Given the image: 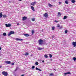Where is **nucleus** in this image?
<instances>
[{
  "mask_svg": "<svg viewBox=\"0 0 76 76\" xmlns=\"http://www.w3.org/2000/svg\"><path fill=\"white\" fill-rule=\"evenodd\" d=\"M5 63H6V64H11L10 61H5Z\"/></svg>",
  "mask_w": 76,
  "mask_h": 76,
  "instance_id": "nucleus-7",
  "label": "nucleus"
},
{
  "mask_svg": "<svg viewBox=\"0 0 76 76\" xmlns=\"http://www.w3.org/2000/svg\"><path fill=\"white\" fill-rule=\"evenodd\" d=\"M42 62L43 63H44V60L42 61Z\"/></svg>",
  "mask_w": 76,
  "mask_h": 76,
  "instance_id": "nucleus-39",
  "label": "nucleus"
},
{
  "mask_svg": "<svg viewBox=\"0 0 76 76\" xmlns=\"http://www.w3.org/2000/svg\"><path fill=\"white\" fill-rule=\"evenodd\" d=\"M36 70H39V71H42V70L41 69H39V68H37V67L36 68Z\"/></svg>",
  "mask_w": 76,
  "mask_h": 76,
  "instance_id": "nucleus-16",
  "label": "nucleus"
},
{
  "mask_svg": "<svg viewBox=\"0 0 76 76\" xmlns=\"http://www.w3.org/2000/svg\"><path fill=\"white\" fill-rule=\"evenodd\" d=\"M2 16H3V18H7V15H3L2 14V12H1L0 14V18H2Z\"/></svg>",
  "mask_w": 76,
  "mask_h": 76,
  "instance_id": "nucleus-1",
  "label": "nucleus"
},
{
  "mask_svg": "<svg viewBox=\"0 0 76 76\" xmlns=\"http://www.w3.org/2000/svg\"><path fill=\"white\" fill-rule=\"evenodd\" d=\"M1 56L0 55V57Z\"/></svg>",
  "mask_w": 76,
  "mask_h": 76,
  "instance_id": "nucleus-49",
  "label": "nucleus"
},
{
  "mask_svg": "<svg viewBox=\"0 0 76 76\" xmlns=\"http://www.w3.org/2000/svg\"><path fill=\"white\" fill-rule=\"evenodd\" d=\"M27 19V17L26 16H24L23 17V20H26Z\"/></svg>",
  "mask_w": 76,
  "mask_h": 76,
  "instance_id": "nucleus-9",
  "label": "nucleus"
},
{
  "mask_svg": "<svg viewBox=\"0 0 76 76\" xmlns=\"http://www.w3.org/2000/svg\"><path fill=\"white\" fill-rule=\"evenodd\" d=\"M35 64H36V66H37V65H38V62H36V63H35Z\"/></svg>",
  "mask_w": 76,
  "mask_h": 76,
  "instance_id": "nucleus-25",
  "label": "nucleus"
},
{
  "mask_svg": "<svg viewBox=\"0 0 76 76\" xmlns=\"http://www.w3.org/2000/svg\"><path fill=\"white\" fill-rule=\"evenodd\" d=\"M73 60H74V61H76V57H75L73 58Z\"/></svg>",
  "mask_w": 76,
  "mask_h": 76,
  "instance_id": "nucleus-27",
  "label": "nucleus"
},
{
  "mask_svg": "<svg viewBox=\"0 0 76 76\" xmlns=\"http://www.w3.org/2000/svg\"><path fill=\"white\" fill-rule=\"evenodd\" d=\"M44 16L45 18H47L48 17V14L47 13H45L44 14Z\"/></svg>",
  "mask_w": 76,
  "mask_h": 76,
  "instance_id": "nucleus-10",
  "label": "nucleus"
},
{
  "mask_svg": "<svg viewBox=\"0 0 76 76\" xmlns=\"http://www.w3.org/2000/svg\"><path fill=\"white\" fill-rule=\"evenodd\" d=\"M48 6L49 7H52V5L51 4H50L49 3H48Z\"/></svg>",
  "mask_w": 76,
  "mask_h": 76,
  "instance_id": "nucleus-22",
  "label": "nucleus"
},
{
  "mask_svg": "<svg viewBox=\"0 0 76 76\" xmlns=\"http://www.w3.org/2000/svg\"><path fill=\"white\" fill-rule=\"evenodd\" d=\"M38 49L39 50H43V48H41L40 47H39L38 48Z\"/></svg>",
  "mask_w": 76,
  "mask_h": 76,
  "instance_id": "nucleus-18",
  "label": "nucleus"
},
{
  "mask_svg": "<svg viewBox=\"0 0 76 76\" xmlns=\"http://www.w3.org/2000/svg\"><path fill=\"white\" fill-rule=\"evenodd\" d=\"M54 29H55V28L53 27H52V30H54Z\"/></svg>",
  "mask_w": 76,
  "mask_h": 76,
  "instance_id": "nucleus-31",
  "label": "nucleus"
},
{
  "mask_svg": "<svg viewBox=\"0 0 76 76\" xmlns=\"http://www.w3.org/2000/svg\"><path fill=\"white\" fill-rule=\"evenodd\" d=\"M19 1H22V0H19Z\"/></svg>",
  "mask_w": 76,
  "mask_h": 76,
  "instance_id": "nucleus-44",
  "label": "nucleus"
},
{
  "mask_svg": "<svg viewBox=\"0 0 76 76\" xmlns=\"http://www.w3.org/2000/svg\"><path fill=\"white\" fill-rule=\"evenodd\" d=\"M65 1L66 4H68L69 3V2L67 0Z\"/></svg>",
  "mask_w": 76,
  "mask_h": 76,
  "instance_id": "nucleus-24",
  "label": "nucleus"
},
{
  "mask_svg": "<svg viewBox=\"0 0 76 76\" xmlns=\"http://www.w3.org/2000/svg\"><path fill=\"white\" fill-rule=\"evenodd\" d=\"M0 53H1V52H0Z\"/></svg>",
  "mask_w": 76,
  "mask_h": 76,
  "instance_id": "nucleus-50",
  "label": "nucleus"
},
{
  "mask_svg": "<svg viewBox=\"0 0 76 76\" xmlns=\"http://www.w3.org/2000/svg\"><path fill=\"white\" fill-rule=\"evenodd\" d=\"M9 3H11V1H9Z\"/></svg>",
  "mask_w": 76,
  "mask_h": 76,
  "instance_id": "nucleus-46",
  "label": "nucleus"
},
{
  "mask_svg": "<svg viewBox=\"0 0 76 76\" xmlns=\"http://www.w3.org/2000/svg\"><path fill=\"white\" fill-rule=\"evenodd\" d=\"M36 3H37V2L36 1L33 2L31 4V5H32V6H35Z\"/></svg>",
  "mask_w": 76,
  "mask_h": 76,
  "instance_id": "nucleus-6",
  "label": "nucleus"
},
{
  "mask_svg": "<svg viewBox=\"0 0 76 76\" xmlns=\"http://www.w3.org/2000/svg\"><path fill=\"white\" fill-rule=\"evenodd\" d=\"M52 57H53V56H52V55H51V54H49V57L50 58H51Z\"/></svg>",
  "mask_w": 76,
  "mask_h": 76,
  "instance_id": "nucleus-26",
  "label": "nucleus"
},
{
  "mask_svg": "<svg viewBox=\"0 0 76 76\" xmlns=\"http://www.w3.org/2000/svg\"><path fill=\"white\" fill-rule=\"evenodd\" d=\"M54 37H55L54 36H52V38H54Z\"/></svg>",
  "mask_w": 76,
  "mask_h": 76,
  "instance_id": "nucleus-37",
  "label": "nucleus"
},
{
  "mask_svg": "<svg viewBox=\"0 0 76 76\" xmlns=\"http://www.w3.org/2000/svg\"><path fill=\"white\" fill-rule=\"evenodd\" d=\"M59 4H61V2H59Z\"/></svg>",
  "mask_w": 76,
  "mask_h": 76,
  "instance_id": "nucleus-45",
  "label": "nucleus"
},
{
  "mask_svg": "<svg viewBox=\"0 0 76 76\" xmlns=\"http://www.w3.org/2000/svg\"><path fill=\"white\" fill-rule=\"evenodd\" d=\"M73 45H74V47H75L76 46V41L75 42H73L72 43Z\"/></svg>",
  "mask_w": 76,
  "mask_h": 76,
  "instance_id": "nucleus-8",
  "label": "nucleus"
},
{
  "mask_svg": "<svg viewBox=\"0 0 76 76\" xmlns=\"http://www.w3.org/2000/svg\"><path fill=\"white\" fill-rule=\"evenodd\" d=\"M21 76H24V75H21Z\"/></svg>",
  "mask_w": 76,
  "mask_h": 76,
  "instance_id": "nucleus-42",
  "label": "nucleus"
},
{
  "mask_svg": "<svg viewBox=\"0 0 76 76\" xmlns=\"http://www.w3.org/2000/svg\"><path fill=\"white\" fill-rule=\"evenodd\" d=\"M25 56H28L29 55V53L28 52H26V54H25Z\"/></svg>",
  "mask_w": 76,
  "mask_h": 76,
  "instance_id": "nucleus-20",
  "label": "nucleus"
},
{
  "mask_svg": "<svg viewBox=\"0 0 76 76\" xmlns=\"http://www.w3.org/2000/svg\"><path fill=\"white\" fill-rule=\"evenodd\" d=\"M54 70H55V71H56V70L55 69H54Z\"/></svg>",
  "mask_w": 76,
  "mask_h": 76,
  "instance_id": "nucleus-43",
  "label": "nucleus"
},
{
  "mask_svg": "<svg viewBox=\"0 0 76 76\" xmlns=\"http://www.w3.org/2000/svg\"><path fill=\"white\" fill-rule=\"evenodd\" d=\"M3 35L5 37L6 36V33H3Z\"/></svg>",
  "mask_w": 76,
  "mask_h": 76,
  "instance_id": "nucleus-21",
  "label": "nucleus"
},
{
  "mask_svg": "<svg viewBox=\"0 0 76 76\" xmlns=\"http://www.w3.org/2000/svg\"><path fill=\"white\" fill-rule=\"evenodd\" d=\"M11 64L12 65H14V64H15L14 63H12Z\"/></svg>",
  "mask_w": 76,
  "mask_h": 76,
  "instance_id": "nucleus-36",
  "label": "nucleus"
},
{
  "mask_svg": "<svg viewBox=\"0 0 76 76\" xmlns=\"http://www.w3.org/2000/svg\"><path fill=\"white\" fill-rule=\"evenodd\" d=\"M70 74H71V73L70 72H67L65 73L64 74V75H69Z\"/></svg>",
  "mask_w": 76,
  "mask_h": 76,
  "instance_id": "nucleus-14",
  "label": "nucleus"
},
{
  "mask_svg": "<svg viewBox=\"0 0 76 76\" xmlns=\"http://www.w3.org/2000/svg\"><path fill=\"white\" fill-rule=\"evenodd\" d=\"M71 2L73 3H76V1L75 0H72Z\"/></svg>",
  "mask_w": 76,
  "mask_h": 76,
  "instance_id": "nucleus-17",
  "label": "nucleus"
},
{
  "mask_svg": "<svg viewBox=\"0 0 76 76\" xmlns=\"http://www.w3.org/2000/svg\"><path fill=\"white\" fill-rule=\"evenodd\" d=\"M55 22H56V23H57V22H58V21H57V20H55L54 21Z\"/></svg>",
  "mask_w": 76,
  "mask_h": 76,
  "instance_id": "nucleus-34",
  "label": "nucleus"
},
{
  "mask_svg": "<svg viewBox=\"0 0 76 76\" xmlns=\"http://www.w3.org/2000/svg\"><path fill=\"white\" fill-rule=\"evenodd\" d=\"M2 67V66H0V68H1Z\"/></svg>",
  "mask_w": 76,
  "mask_h": 76,
  "instance_id": "nucleus-40",
  "label": "nucleus"
},
{
  "mask_svg": "<svg viewBox=\"0 0 76 76\" xmlns=\"http://www.w3.org/2000/svg\"><path fill=\"white\" fill-rule=\"evenodd\" d=\"M58 15H59V16H60V15H61V13H60V12H58Z\"/></svg>",
  "mask_w": 76,
  "mask_h": 76,
  "instance_id": "nucleus-29",
  "label": "nucleus"
},
{
  "mask_svg": "<svg viewBox=\"0 0 76 76\" xmlns=\"http://www.w3.org/2000/svg\"><path fill=\"white\" fill-rule=\"evenodd\" d=\"M31 9H32L33 12H34L35 11V9H34V7L33 6L31 7Z\"/></svg>",
  "mask_w": 76,
  "mask_h": 76,
  "instance_id": "nucleus-13",
  "label": "nucleus"
},
{
  "mask_svg": "<svg viewBox=\"0 0 76 76\" xmlns=\"http://www.w3.org/2000/svg\"><path fill=\"white\" fill-rule=\"evenodd\" d=\"M65 33H67V30H66L65 31Z\"/></svg>",
  "mask_w": 76,
  "mask_h": 76,
  "instance_id": "nucleus-35",
  "label": "nucleus"
},
{
  "mask_svg": "<svg viewBox=\"0 0 76 76\" xmlns=\"http://www.w3.org/2000/svg\"><path fill=\"white\" fill-rule=\"evenodd\" d=\"M43 40H42V39H40L38 41V43L39 45H42V43H43Z\"/></svg>",
  "mask_w": 76,
  "mask_h": 76,
  "instance_id": "nucleus-2",
  "label": "nucleus"
},
{
  "mask_svg": "<svg viewBox=\"0 0 76 76\" xmlns=\"http://www.w3.org/2000/svg\"><path fill=\"white\" fill-rule=\"evenodd\" d=\"M44 57H45V58H48V56L47 55H45L44 56Z\"/></svg>",
  "mask_w": 76,
  "mask_h": 76,
  "instance_id": "nucleus-23",
  "label": "nucleus"
},
{
  "mask_svg": "<svg viewBox=\"0 0 76 76\" xmlns=\"http://www.w3.org/2000/svg\"><path fill=\"white\" fill-rule=\"evenodd\" d=\"M5 26L7 28H9V27L12 26V25H11V24L10 23H9L8 24H6Z\"/></svg>",
  "mask_w": 76,
  "mask_h": 76,
  "instance_id": "nucleus-5",
  "label": "nucleus"
},
{
  "mask_svg": "<svg viewBox=\"0 0 76 76\" xmlns=\"http://www.w3.org/2000/svg\"><path fill=\"white\" fill-rule=\"evenodd\" d=\"M35 18H33L32 19V21H35Z\"/></svg>",
  "mask_w": 76,
  "mask_h": 76,
  "instance_id": "nucleus-30",
  "label": "nucleus"
},
{
  "mask_svg": "<svg viewBox=\"0 0 76 76\" xmlns=\"http://www.w3.org/2000/svg\"><path fill=\"white\" fill-rule=\"evenodd\" d=\"M15 70L16 71L17 70V68H16V69H15Z\"/></svg>",
  "mask_w": 76,
  "mask_h": 76,
  "instance_id": "nucleus-47",
  "label": "nucleus"
},
{
  "mask_svg": "<svg viewBox=\"0 0 76 76\" xmlns=\"http://www.w3.org/2000/svg\"><path fill=\"white\" fill-rule=\"evenodd\" d=\"M15 39L16 40V41H22V40H23L22 39L19 38H16Z\"/></svg>",
  "mask_w": 76,
  "mask_h": 76,
  "instance_id": "nucleus-11",
  "label": "nucleus"
},
{
  "mask_svg": "<svg viewBox=\"0 0 76 76\" xmlns=\"http://www.w3.org/2000/svg\"><path fill=\"white\" fill-rule=\"evenodd\" d=\"M57 27L59 28V29H61L62 28V26L59 25V24L58 25Z\"/></svg>",
  "mask_w": 76,
  "mask_h": 76,
  "instance_id": "nucleus-12",
  "label": "nucleus"
},
{
  "mask_svg": "<svg viewBox=\"0 0 76 76\" xmlns=\"http://www.w3.org/2000/svg\"><path fill=\"white\" fill-rule=\"evenodd\" d=\"M14 34H15V32H14L13 31H11L8 34V37H10L11 35Z\"/></svg>",
  "mask_w": 76,
  "mask_h": 76,
  "instance_id": "nucleus-3",
  "label": "nucleus"
},
{
  "mask_svg": "<svg viewBox=\"0 0 76 76\" xmlns=\"http://www.w3.org/2000/svg\"><path fill=\"white\" fill-rule=\"evenodd\" d=\"M31 32H32V34H34V30L32 31Z\"/></svg>",
  "mask_w": 76,
  "mask_h": 76,
  "instance_id": "nucleus-32",
  "label": "nucleus"
},
{
  "mask_svg": "<svg viewBox=\"0 0 76 76\" xmlns=\"http://www.w3.org/2000/svg\"><path fill=\"white\" fill-rule=\"evenodd\" d=\"M51 61H52V59H50Z\"/></svg>",
  "mask_w": 76,
  "mask_h": 76,
  "instance_id": "nucleus-48",
  "label": "nucleus"
},
{
  "mask_svg": "<svg viewBox=\"0 0 76 76\" xmlns=\"http://www.w3.org/2000/svg\"><path fill=\"white\" fill-rule=\"evenodd\" d=\"M17 25H19V23H17Z\"/></svg>",
  "mask_w": 76,
  "mask_h": 76,
  "instance_id": "nucleus-38",
  "label": "nucleus"
},
{
  "mask_svg": "<svg viewBox=\"0 0 76 76\" xmlns=\"http://www.w3.org/2000/svg\"><path fill=\"white\" fill-rule=\"evenodd\" d=\"M1 48L0 47V50H1Z\"/></svg>",
  "mask_w": 76,
  "mask_h": 76,
  "instance_id": "nucleus-41",
  "label": "nucleus"
},
{
  "mask_svg": "<svg viewBox=\"0 0 76 76\" xmlns=\"http://www.w3.org/2000/svg\"><path fill=\"white\" fill-rule=\"evenodd\" d=\"M67 19V16H65L64 17L63 19Z\"/></svg>",
  "mask_w": 76,
  "mask_h": 76,
  "instance_id": "nucleus-19",
  "label": "nucleus"
},
{
  "mask_svg": "<svg viewBox=\"0 0 76 76\" xmlns=\"http://www.w3.org/2000/svg\"><path fill=\"white\" fill-rule=\"evenodd\" d=\"M2 74L3 75H4V76H7L8 75V74L7 72L5 71H4L2 72Z\"/></svg>",
  "mask_w": 76,
  "mask_h": 76,
  "instance_id": "nucleus-4",
  "label": "nucleus"
},
{
  "mask_svg": "<svg viewBox=\"0 0 76 76\" xmlns=\"http://www.w3.org/2000/svg\"><path fill=\"white\" fill-rule=\"evenodd\" d=\"M35 68V66H33L32 67L31 69H34Z\"/></svg>",
  "mask_w": 76,
  "mask_h": 76,
  "instance_id": "nucleus-33",
  "label": "nucleus"
},
{
  "mask_svg": "<svg viewBox=\"0 0 76 76\" xmlns=\"http://www.w3.org/2000/svg\"><path fill=\"white\" fill-rule=\"evenodd\" d=\"M50 76H54V74L53 73H51L50 74Z\"/></svg>",
  "mask_w": 76,
  "mask_h": 76,
  "instance_id": "nucleus-28",
  "label": "nucleus"
},
{
  "mask_svg": "<svg viewBox=\"0 0 76 76\" xmlns=\"http://www.w3.org/2000/svg\"><path fill=\"white\" fill-rule=\"evenodd\" d=\"M23 35L25 36V37H29V35L27 34H24Z\"/></svg>",
  "mask_w": 76,
  "mask_h": 76,
  "instance_id": "nucleus-15",
  "label": "nucleus"
}]
</instances>
